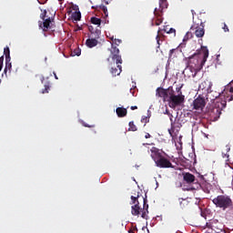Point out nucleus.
<instances>
[{"mask_svg":"<svg viewBox=\"0 0 233 233\" xmlns=\"http://www.w3.org/2000/svg\"><path fill=\"white\" fill-rule=\"evenodd\" d=\"M178 201L181 208H185V207H188V200H187L186 198H179Z\"/></svg>","mask_w":233,"mask_h":233,"instance_id":"b1692460","label":"nucleus"},{"mask_svg":"<svg viewBox=\"0 0 233 233\" xmlns=\"http://www.w3.org/2000/svg\"><path fill=\"white\" fill-rule=\"evenodd\" d=\"M191 28H195V35L197 37H203L205 35V25L203 21L195 22Z\"/></svg>","mask_w":233,"mask_h":233,"instance_id":"1a4fd4ad","label":"nucleus"},{"mask_svg":"<svg viewBox=\"0 0 233 233\" xmlns=\"http://www.w3.org/2000/svg\"><path fill=\"white\" fill-rule=\"evenodd\" d=\"M150 122V117L149 116H143L141 118V123H144V127H147V123Z\"/></svg>","mask_w":233,"mask_h":233,"instance_id":"cd10ccee","label":"nucleus"},{"mask_svg":"<svg viewBox=\"0 0 233 233\" xmlns=\"http://www.w3.org/2000/svg\"><path fill=\"white\" fill-rule=\"evenodd\" d=\"M187 39H188V37H187V36H185V37H184V41L187 40Z\"/></svg>","mask_w":233,"mask_h":233,"instance_id":"de8ad7c7","label":"nucleus"},{"mask_svg":"<svg viewBox=\"0 0 233 233\" xmlns=\"http://www.w3.org/2000/svg\"><path fill=\"white\" fill-rule=\"evenodd\" d=\"M4 55L5 56V59H12V58L10 57V47L5 46V47L4 48Z\"/></svg>","mask_w":233,"mask_h":233,"instance_id":"a878e982","label":"nucleus"},{"mask_svg":"<svg viewBox=\"0 0 233 233\" xmlns=\"http://www.w3.org/2000/svg\"><path fill=\"white\" fill-rule=\"evenodd\" d=\"M210 88V84L207 81L201 82L198 86V90H208Z\"/></svg>","mask_w":233,"mask_h":233,"instance_id":"412c9836","label":"nucleus"},{"mask_svg":"<svg viewBox=\"0 0 233 233\" xmlns=\"http://www.w3.org/2000/svg\"><path fill=\"white\" fill-rule=\"evenodd\" d=\"M155 164L158 168H174L172 162L163 155L155 162Z\"/></svg>","mask_w":233,"mask_h":233,"instance_id":"6e6552de","label":"nucleus"},{"mask_svg":"<svg viewBox=\"0 0 233 233\" xmlns=\"http://www.w3.org/2000/svg\"><path fill=\"white\" fill-rule=\"evenodd\" d=\"M106 5H108V2H106Z\"/></svg>","mask_w":233,"mask_h":233,"instance_id":"864d4df0","label":"nucleus"},{"mask_svg":"<svg viewBox=\"0 0 233 233\" xmlns=\"http://www.w3.org/2000/svg\"><path fill=\"white\" fill-rule=\"evenodd\" d=\"M167 34H174V35H176V29H174V28L168 29Z\"/></svg>","mask_w":233,"mask_h":233,"instance_id":"c9c22d12","label":"nucleus"},{"mask_svg":"<svg viewBox=\"0 0 233 233\" xmlns=\"http://www.w3.org/2000/svg\"><path fill=\"white\" fill-rule=\"evenodd\" d=\"M107 61L110 62V58H107Z\"/></svg>","mask_w":233,"mask_h":233,"instance_id":"3c124183","label":"nucleus"},{"mask_svg":"<svg viewBox=\"0 0 233 233\" xmlns=\"http://www.w3.org/2000/svg\"><path fill=\"white\" fill-rule=\"evenodd\" d=\"M50 90V86L46 85L45 89L42 90V94H48V91Z\"/></svg>","mask_w":233,"mask_h":233,"instance_id":"2f4dec72","label":"nucleus"},{"mask_svg":"<svg viewBox=\"0 0 233 233\" xmlns=\"http://www.w3.org/2000/svg\"><path fill=\"white\" fill-rule=\"evenodd\" d=\"M84 127H87V128H94V127L96 126H89L88 124H85Z\"/></svg>","mask_w":233,"mask_h":233,"instance_id":"a19ab883","label":"nucleus"},{"mask_svg":"<svg viewBox=\"0 0 233 233\" xmlns=\"http://www.w3.org/2000/svg\"><path fill=\"white\" fill-rule=\"evenodd\" d=\"M224 32H228V25H227V24L224 23V26L222 27Z\"/></svg>","mask_w":233,"mask_h":233,"instance_id":"e433bc0d","label":"nucleus"},{"mask_svg":"<svg viewBox=\"0 0 233 233\" xmlns=\"http://www.w3.org/2000/svg\"><path fill=\"white\" fill-rule=\"evenodd\" d=\"M192 190H203L206 194H210V190H212V185L207 180H205V177L200 176L199 180H197L195 186H193Z\"/></svg>","mask_w":233,"mask_h":233,"instance_id":"423d86ee","label":"nucleus"},{"mask_svg":"<svg viewBox=\"0 0 233 233\" xmlns=\"http://www.w3.org/2000/svg\"><path fill=\"white\" fill-rule=\"evenodd\" d=\"M54 76H55V79H59V78L57 77V75H56V73H54Z\"/></svg>","mask_w":233,"mask_h":233,"instance_id":"c03bdc74","label":"nucleus"},{"mask_svg":"<svg viewBox=\"0 0 233 233\" xmlns=\"http://www.w3.org/2000/svg\"><path fill=\"white\" fill-rule=\"evenodd\" d=\"M73 56H81V49L77 48V49H75L74 52L72 53Z\"/></svg>","mask_w":233,"mask_h":233,"instance_id":"7c9ffc66","label":"nucleus"},{"mask_svg":"<svg viewBox=\"0 0 233 233\" xmlns=\"http://www.w3.org/2000/svg\"><path fill=\"white\" fill-rule=\"evenodd\" d=\"M193 77H196V73L192 75Z\"/></svg>","mask_w":233,"mask_h":233,"instance_id":"09e8293b","label":"nucleus"},{"mask_svg":"<svg viewBox=\"0 0 233 233\" xmlns=\"http://www.w3.org/2000/svg\"><path fill=\"white\" fill-rule=\"evenodd\" d=\"M100 9L104 12L106 17H108V9L105 5H101Z\"/></svg>","mask_w":233,"mask_h":233,"instance_id":"c756f323","label":"nucleus"},{"mask_svg":"<svg viewBox=\"0 0 233 233\" xmlns=\"http://www.w3.org/2000/svg\"><path fill=\"white\" fill-rule=\"evenodd\" d=\"M206 105L207 101L205 100V97L199 96L193 101V110H199L200 112H203V108H205Z\"/></svg>","mask_w":233,"mask_h":233,"instance_id":"9d476101","label":"nucleus"},{"mask_svg":"<svg viewBox=\"0 0 233 233\" xmlns=\"http://www.w3.org/2000/svg\"><path fill=\"white\" fill-rule=\"evenodd\" d=\"M230 147H231L230 144L226 145L224 149L226 153H222L223 157H226L227 159L230 157V155H228V153L230 152Z\"/></svg>","mask_w":233,"mask_h":233,"instance_id":"4be33fe9","label":"nucleus"},{"mask_svg":"<svg viewBox=\"0 0 233 233\" xmlns=\"http://www.w3.org/2000/svg\"><path fill=\"white\" fill-rule=\"evenodd\" d=\"M174 89L168 87L165 89L163 87H157L156 90L157 97H162L163 101H167L171 108H176L185 102V96L180 94L175 95Z\"/></svg>","mask_w":233,"mask_h":233,"instance_id":"f257e3e1","label":"nucleus"},{"mask_svg":"<svg viewBox=\"0 0 233 233\" xmlns=\"http://www.w3.org/2000/svg\"><path fill=\"white\" fill-rule=\"evenodd\" d=\"M131 110H137V106H132Z\"/></svg>","mask_w":233,"mask_h":233,"instance_id":"79ce46f5","label":"nucleus"},{"mask_svg":"<svg viewBox=\"0 0 233 233\" xmlns=\"http://www.w3.org/2000/svg\"><path fill=\"white\" fill-rule=\"evenodd\" d=\"M177 92H179V90H180V89H179V88H177Z\"/></svg>","mask_w":233,"mask_h":233,"instance_id":"603ef678","label":"nucleus"},{"mask_svg":"<svg viewBox=\"0 0 233 233\" xmlns=\"http://www.w3.org/2000/svg\"><path fill=\"white\" fill-rule=\"evenodd\" d=\"M168 132H169L170 136H172V130L169 129Z\"/></svg>","mask_w":233,"mask_h":233,"instance_id":"49530a36","label":"nucleus"},{"mask_svg":"<svg viewBox=\"0 0 233 233\" xmlns=\"http://www.w3.org/2000/svg\"><path fill=\"white\" fill-rule=\"evenodd\" d=\"M154 15L157 17V20L155 21V25L157 26H159V25L163 23V18H161V13L157 12V8H155Z\"/></svg>","mask_w":233,"mask_h":233,"instance_id":"f3484780","label":"nucleus"},{"mask_svg":"<svg viewBox=\"0 0 233 233\" xmlns=\"http://www.w3.org/2000/svg\"><path fill=\"white\" fill-rule=\"evenodd\" d=\"M74 10H76V12L72 14V19L74 21H81V12H79V6L76 5Z\"/></svg>","mask_w":233,"mask_h":233,"instance_id":"2eb2a0df","label":"nucleus"},{"mask_svg":"<svg viewBox=\"0 0 233 233\" xmlns=\"http://www.w3.org/2000/svg\"><path fill=\"white\" fill-rule=\"evenodd\" d=\"M176 52V49H171L169 51V57H172V54H174Z\"/></svg>","mask_w":233,"mask_h":233,"instance_id":"ea45409f","label":"nucleus"},{"mask_svg":"<svg viewBox=\"0 0 233 233\" xmlns=\"http://www.w3.org/2000/svg\"><path fill=\"white\" fill-rule=\"evenodd\" d=\"M150 137H152V136L149 133H146L145 139H150Z\"/></svg>","mask_w":233,"mask_h":233,"instance_id":"58836bf2","label":"nucleus"},{"mask_svg":"<svg viewBox=\"0 0 233 233\" xmlns=\"http://www.w3.org/2000/svg\"><path fill=\"white\" fill-rule=\"evenodd\" d=\"M212 201L217 208H221L222 210L232 208L233 206L232 198L227 195H218Z\"/></svg>","mask_w":233,"mask_h":233,"instance_id":"39448f33","label":"nucleus"},{"mask_svg":"<svg viewBox=\"0 0 233 233\" xmlns=\"http://www.w3.org/2000/svg\"><path fill=\"white\" fill-rule=\"evenodd\" d=\"M145 145H151V144H148V143H147V144H143V146L145 147Z\"/></svg>","mask_w":233,"mask_h":233,"instance_id":"8fccbe9b","label":"nucleus"},{"mask_svg":"<svg viewBox=\"0 0 233 233\" xmlns=\"http://www.w3.org/2000/svg\"><path fill=\"white\" fill-rule=\"evenodd\" d=\"M130 205H133L131 207L132 216H139V214H141V208L139 207V202H137V203L131 202Z\"/></svg>","mask_w":233,"mask_h":233,"instance_id":"ddd939ff","label":"nucleus"},{"mask_svg":"<svg viewBox=\"0 0 233 233\" xmlns=\"http://www.w3.org/2000/svg\"><path fill=\"white\" fill-rule=\"evenodd\" d=\"M182 177H183V181L187 183V185H194V187H196V183L199 181L198 178H196V176H194L190 172H183Z\"/></svg>","mask_w":233,"mask_h":233,"instance_id":"9b49d317","label":"nucleus"},{"mask_svg":"<svg viewBox=\"0 0 233 233\" xmlns=\"http://www.w3.org/2000/svg\"><path fill=\"white\" fill-rule=\"evenodd\" d=\"M156 39H157V43L158 45L157 48H159V46H161V42H159L160 41L159 35H157Z\"/></svg>","mask_w":233,"mask_h":233,"instance_id":"f704fd0d","label":"nucleus"},{"mask_svg":"<svg viewBox=\"0 0 233 233\" xmlns=\"http://www.w3.org/2000/svg\"><path fill=\"white\" fill-rule=\"evenodd\" d=\"M140 195H132L131 203H139Z\"/></svg>","mask_w":233,"mask_h":233,"instance_id":"bb28decb","label":"nucleus"},{"mask_svg":"<svg viewBox=\"0 0 233 233\" xmlns=\"http://www.w3.org/2000/svg\"><path fill=\"white\" fill-rule=\"evenodd\" d=\"M116 112L118 117H126L127 114H128V111L125 107H117Z\"/></svg>","mask_w":233,"mask_h":233,"instance_id":"dca6fc26","label":"nucleus"},{"mask_svg":"<svg viewBox=\"0 0 233 233\" xmlns=\"http://www.w3.org/2000/svg\"><path fill=\"white\" fill-rule=\"evenodd\" d=\"M192 15H194V14H196V12L194 10H191Z\"/></svg>","mask_w":233,"mask_h":233,"instance_id":"a18cd8bd","label":"nucleus"},{"mask_svg":"<svg viewBox=\"0 0 233 233\" xmlns=\"http://www.w3.org/2000/svg\"><path fill=\"white\" fill-rule=\"evenodd\" d=\"M163 30L166 32V34H168V28H164Z\"/></svg>","mask_w":233,"mask_h":233,"instance_id":"37998d69","label":"nucleus"},{"mask_svg":"<svg viewBox=\"0 0 233 233\" xmlns=\"http://www.w3.org/2000/svg\"><path fill=\"white\" fill-rule=\"evenodd\" d=\"M40 19L42 21H38V26L43 32H48V30H52L54 28V24H52V21H54V15H56V13H54L51 16L48 15V11L46 9H40Z\"/></svg>","mask_w":233,"mask_h":233,"instance_id":"20e7f679","label":"nucleus"},{"mask_svg":"<svg viewBox=\"0 0 233 233\" xmlns=\"http://www.w3.org/2000/svg\"><path fill=\"white\" fill-rule=\"evenodd\" d=\"M109 57H111L112 61H115L116 65V67H111L110 70L112 76L116 77V76H119L121 72H123V66H121V65H123V58L121 57V55H119V48L112 45L111 55Z\"/></svg>","mask_w":233,"mask_h":233,"instance_id":"7ed1b4c3","label":"nucleus"},{"mask_svg":"<svg viewBox=\"0 0 233 233\" xmlns=\"http://www.w3.org/2000/svg\"><path fill=\"white\" fill-rule=\"evenodd\" d=\"M147 214H148V205L147 204V198H144V208L141 218H143V219H147Z\"/></svg>","mask_w":233,"mask_h":233,"instance_id":"6ab92c4d","label":"nucleus"},{"mask_svg":"<svg viewBox=\"0 0 233 233\" xmlns=\"http://www.w3.org/2000/svg\"><path fill=\"white\" fill-rule=\"evenodd\" d=\"M111 41H113V43H115V45H121V40L119 39H114V37L111 38Z\"/></svg>","mask_w":233,"mask_h":233,"instance_id":"473e14b6","label":"nucleus"},{"mask_svg":"<svg viewBox=\"0 0 233 233\" xmlns=\"http://www.w3.org/2000/svg\"><path fill=\"white\" fill-rule=\"evenodd\" d=\"M12 58H5V67L4 69V73L6 74L8 70H12Z\"/></svg>","mask_w":233,"mask_h":233,"instance_id":"aec40b11","label":"nucleus"},{"mask_svg":"<svg viewBox=\"0 0 233 233\" xmlns=\"http://www.w3.org/2000/svg\"><path fill=\"white\" fill-rule=\"evenodd\" d=\"M151 152V157L152 159L155 161V163L157 161V159L161 158L163 154H161V152L159 151V149L156 147H153L150 149Z\"/></svg>","mask_w":233,"mask_h":233,"instance_id":"f8f14e48","label":"nucleus"},{"mask_svg":"<svg viewBox=\"0 0 233 233\" xmlns=\"http://www.w3.org/2000/svg\"><path fill=\"white\" fill-rule=\"evenodd\" d=\"M88 30L89 32H91V35H94V37L99 38V35H101V30L99 29L95 30L94 26L92 25L88 26Z\"/></svg>","mask_w":233,"mask_h":233,"instance_id":"a211bd4d","label":"nucleus"},{"mask_svg":"<svg viewBox=\"0 0 233 233\" xmlns=\"http://www.w3.org/2000/svg\"><path fill=\"white\" fill-rule=\"evenodd\" d=\"M5 61V57L4 56H1L0 57V72L1 70H3V62Z\"/></svg>","mask_w":233,"mask_h":233,"instance_id":"72a5a7b5","label":"nucleus"},{"mask_svg":"<svg viewBox=\"0 0 233 233\" xmlns=\"http://www.w3.org/2000/svg\"><path fill=\"white\" fill-rule=\"evenodd\" d=\"M207 59H208V48H207V46H201L199 52L188 57V64L191 65L195 70L199 71L205 66Z\"/></svg>","mask_w":233,"mask_h":233,"instance_id":"f03ea898","label":"nucleus"},{"mask_svg":"<svg viewBox=\"0 0 233 233\" xmlns=\"http://www.w3.org/2000/svg\"><path fill=\"white\" fill-rule=\"evenodd\" d=\"M206 227H207V228H208L209 230H211L212 231V223H207L206 224Z\"/></svg>","mask_w":233,"mask_h":233,"instance_id":"4c0bfd02","label":"nucleus"},{"mask_svg":"<svg viewBox=\"0 0 233 233\" xmlns=\"http://www.w3.org/2000/svg\"><path fill=\"white\" fill-rule=\"evenodd\" d=\"M99 42L97 41V37L95 38H88L86 41V45L88 48H94V46H97V44Z\"/></svg>","mask_w":233,"mask_h":233,"instance_id":"4468645a","label":"nucleus"},{"mask_svg":"<svg viewBox=\"0 0 233 233\" xmlns=\"http://www.w3.org/2000/svg\"><path fill=\"white\" fill-rule=\"evenodd\" d=\"M128 126H129V128H128L129 132H137V127L136 126V124H134V121H130Z\"/></svg>","mask_w":233,"mask_h":233,"instance_id":"5701e85b","label":"nucleus"},{"mask_svg":"<svg viewBox=\"0 0 233 233\" xmlns=\"http://www.w3.org/2000/svg\"><path fill=\"white\" fill-rule=\"evenodd\" d=\"M229 92L233 94V87H230ZM227 101L228 102L233 101V96H227L224 95V99L221 98V101L217 100V102L215 103V108L213 110L218 112V116H221V110L227 107Z\"/></svg>","mask_w":233,"mask_h":233,"instance_id":"0eeeda50","label":"nucleus"},{"mask_svg":"<svg viewBox=\"0 0 233 233\" xmlns=\"http://www.w3.org/2000/svg\"><path fill=\"white\" fill-rule=\"evenodd\" d=\"M91 23L92 25H97L98 26L101 25V19L97 18L96 16L91 17Z\"/></svg>","mask_w":233,"mask_h":233,"instance_id":"393cba45","label":"nucleus"},{"mask_svg":"<svg viewBox=\"0 0 233 233\" xmlns=\"http://www.w3.org/2000/svg\"><path fill=\"white\" fill-rule=\"evenodd\" d=\"M160 8H167V0H159Z\"/></svg>","mask_w":233,"mask_h":233,"instance_id":"c85d7f7f","label":"nucleus"}]
</instances>
